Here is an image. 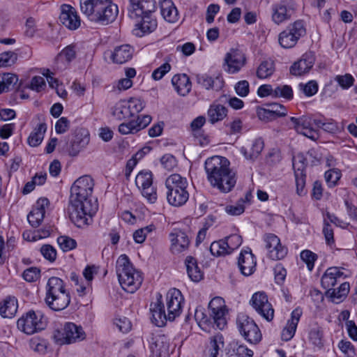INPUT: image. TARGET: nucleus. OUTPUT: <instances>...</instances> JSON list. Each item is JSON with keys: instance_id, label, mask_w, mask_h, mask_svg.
Masks as SVG:
<instances>
[{"instance_id": "7ed1b4c3", "label": "nucleus", "mask_w": 357, "mask_h": 357, "mask_svg": "<svg viewBox=\"0 0 357 357\" xmlns=\"http://www.w3.org/2000/svg\"><path fill=\"white\" fill-rule=\"evenodd\" d=\"M80 10L91 22H114L119 15L117 5L105 0H80Z\"/></svg>"}, {"instance_id": "f704fd0d", "label": "nucleus", "mask_w": 357, "mask_h": 357, "mask_svg": "<svg viewBox=\"0 0 357 357\" xmlns=\"http://www.w3.org/2000/svg\"><path fill=\"white\" fill-rule=\"evenodd\" d=\"M45 289V296L69 292L66 289V284L63 280L57 277H51L49 278Z\"/></svg>"}, {"instance_id": "69168bd1", "label": "nucleus", "mask_w": 357, "mask_h": 357, "mask_svg": "<svg viewBox=\"0 0 357 357\" xmlns=\"http://www.w3.org/2000/svg\"><path fill=\"white\" fill-rule=\"evenodd\" d=\"M338 348L347 357H354L356 350L354 346L347 340H341L338 343Z\"/></svg>"}, {"instance_id": "39448f33", "label": "nucleus", "mask_w": 357, "mask_h": 357, "mask_svg": "<svg viewBox=\"0 0 357 357\" xmlns=\"http://www.w3.org/2000/svg\"><path fill=\"white\" fill-rule=\"evenodd\" d=\"M188 186L186 178L182 177L180 174H174L168 176L165 181L168 203L177 207L185 204L189 199Z\"/></svg>"}, {"instance_id": "603ef678", "label": "nucleus", "mask_w": 357, "mask_h": 357, "mask_svg": "<svg viewBox=\"0 0 357 357\" xmlns=\"http://www.w3.org/2000/svg\"><path fill=\"white\" fill-rule=\"evenodd\" d=\"M307 166L306 158L302 154H298L293 158V168L294 174L300 175L305 174V167Z\"/></svg>"}, {"instance_id": "0eeeda50", "label": "nucleus", "mask_w": 357, "mask_h": 357, "mask_svg": "<svg viewBox=\"0 0 357 357\" xmlns=\"http://www.w3.org/2000/svg\"><path fill=\"white\" fill-rule=\"evenodd\" d=\"M155 0H130L128 8L130 20L136 22H152L155 21L154 13L156 9Z\"/></svg>"}, {"instance_id": "ddd939ff", "label": "nucleus", "mask_w": 357, "mask_h": 357, "mask_svg": "<svg viewBox=\"0 0 357 357\" xmlns=\"http://www.w3.org/2000/svg\"><path fill=\"white\" fill-rule=\"evenodd\" d=\"M306 29L303 24H291L279 35V43L284 48H291L296 44L298 40L303 36Z\"/></svg>"}, {"instance_id": "8fccbe9b", "label": "nucleus", "mask_w": 357, "mask_h": 357, "mask_svg": "<svg viewBox=\"0 0 357 357\" xmlns=\"http://www.w3.org/2000/svg\"><path fill=\"white\" fill-rule=\"evenodd\" d=\"M30 348L39 354H45L47 352V342L44 339L33 337L29 341Z\"/></svg>"}, {"instance_id": "dca6fc26", "label": "nucleus", "mask_w": 357, "mask_h": 357, "mask_svg": "<svg viewBox=\"0 0 357 357\" xmlns=\"http://www.w3.org/2000/svg\"><path fill=\"white\" fill-rule=\"evenodd\" d=\"M266 248L268 252V257L273 260H280L287 254V248L283 246L280 238L273 234H266L264 236Z\"/></svg>"}, {"instance_id": "de8ad7c7", "label": "nucleus", "mask_w": 357, "mask_h": 357, "mask_svg": "<svg viewBox=\"0 0 357 357\" xmlns=\"http://www.w3.org/2000/svg\"><path fill=\"white\" fill-rule=\"evenodd\" d=\"M310 342L318 349H321L324 346L323 331L319 326L313 327L309 332Z\"/></svg>"}, {"instance_id": "4d7b16f0", "label": "nucleus", "mask_w": 357, "mask_h": 357, "mask_svg": "<svg viewBox=\"0 0 357 357\" xmlns=\"http://www.w3.org/2000/svg\"><path fill=\"white\" fill-rule=\"evenodd\" d=\"M76 56L75 46L70 45L65 47L57 56L56 60L62 61L65 59L68 63L72 61Z\"/></svg>"}, {"instance_id": "58836bf2", "label": "nucleus", "mask_w": 357, "mask_h": 357, "mask_svg": "<svg viewBox=\"0 0 357 357\" xmlns=\"http://www.w3.org/2000/svg\"><path fill=\"white\" fill-rule=\"evenodd\" d=\"M59 19L61 22H80L76 9L71 5L63 3L60 6Z\"/></svg>"}, {"instance_id": "4be33fe9", "label": "nucleus", "mask_w": 357, "mask_h": 357, "mask_svg": "<svg viewBox=\"0 0 357 357\" xmlns=\"http://www.w3.org/2000/svg\"><path fill=\"white\" fill-rule=\"evenodd\" d=\"M89 142V135L88 131L83 128L76 129L68 150L70 155L73 156L77 155L80 150L88 144Z\"/></svg>"}, {"instance_id": "49530a36", "label": "nucleus", "mask_w": 357, "mask_h": 357, "mask_svg": "<svg viewBox=\"0 0 357 357\" xmlns=\"http://www.w3.org/2000/svg\"><path fill=\"white\" fill-rule=\"evenodd\" d=\"M228 357H253V351L243 344H234L229 350Z\"/></svg>"}, {"instance_id": "473e14b6", "label": "nucleus", "mask_w": 357, "mask_h": 357, "mask_svg": "<svg viewBox=\"0 0 357 357\" xmlns=\"http://www.w3.org/2000/svg\"><path fill=\"white\" fill-rule=\"evenodd\" d=\"M350 289L349 282L342 283L337 289H331L326 291V295L331 298V301L335 303L342 302L347 296Z\"/></svg>"}, {"instance_id": "f257e3e1", "label": "nucleus", "mask_w": 357, "mask_h": 357, "mask_svg": "<svg viewBox=\"0 0 357 357\" xmlns=\"http://www.w3.org/2000/svg\"><path fill=\"white\" fill-rule=\"evenodd\" d=\"M94 183L90 176L77 178L70 188L68 211L72 222L79 228L90 224L92 216L98 209L96 201H92Z\"/></svg>"}, {"instance_id": "393cba45", "label": "nucleus", "mask_w": 357, "mask_h": 357, "mask_svg": "<svg viewBox=\"0 0 357 357\" xmlns=\"http://www.w3.org/2000/svg\"><path fill=\"white\" fill-rule=\"evenodd\" d=\"M49 204V200L47 198H40L36 204V206L27 215V219L33 227H38L41 224L45 213V206Z\"/></svg>"}, {"instance_id": "423d86ee", "label": "nucleus", "mask_w": 357, "mask_h": 357, "mask_svg": "<svg viewBox=\"0 0 357 357\" xmlns=\"http://www.w3.org/2000/svg\"><path fill=\"white\" fill-rule=\"evenodd\" d=\"M155 0H130L128 8L130 20L136 22H152L155 21L154 13L156 9Z\"/></svg>"}, {"instance_id": "a18cd8bd", "label": "nucleus", "mask_w": 357, "mask_h": 357, "mask_svg": "<svg viewBox=\"0 0 357 357\" xmlns=\"http://www.w3.org/2000/svg\"><path fill=\"white\" fill-rule=\"evenodd\" d=\"M210 252L215 257L225 256L230 254L228 245L224 239L213 241L210 246Z\"/></svg>"}, {"instance_id": "f03ea898", "label": "nucleus", "mask_w": 357, "mask_h": 357, "mask_svg": "<svg viewBox=\"0 0 357 357\" xmlns=\"http://www.w3.org/2000/svg\"><path fill=\"white\" fill-rule=\"evenodd\" d=\"M230 162L225 157L214 155L204 163L207 179L210 184L220 192H230L236 183V173L229 168Z\"/></svg>"}, {"instance_id": "c03bdc74", "label": "nucleus", "mask_w": 357, "mask_h": 357, "mask_svg": "<svg viewBox=\"0 0 357 357\" xmlns=\"http://www.w3.org/2000/svg\"><path fill=\"white\" fill-rule=\"evenodd\" d=\"M275 72V65L272 61H262L257 70V76L259 79L271 77Z\"/></svg>"}, {"instance_id": "cd10ccee", "label": "nucleus", "mask_w": 357, "mask_h": 357, "mask_svg": "<svg viewBox=\"0 0 357 357\" xmlns=\"http://www.w3.org/2000/svg\"><path fill=\"white\" fill-rule=\"evenodd\" d=\"M70 293H63L45 296L46 305L54 311H61L66 309L70 303Z\"/></svg>"}, {"instance_id": "72a5a7b5", "label": "nucleus", "mask_w": 357, "mask_h": 357, "mask_svg": "<svg viewBox=\"0 0 357 357\" xmlns=\"http://www.w3.org/2000/svg\"><path fill=\"white\" fill-rule=\"evenodd\" d=\"M197 82L207 90L213 89L215 91H219L224 86L222 78L220 77L213 78L207 75H197Z\"/></svg>"}, {"instance_id": "e2e57ef3", "label": "nucleus", "mask_w": 357, "mask_h": 357, "mask_svg": "<svg viewBox=\"0 0 357 357\" xmlns=\"http://www.w3.org/2000/svg\"><path fill=\"white\" fill-rule=\"evenodd\" d=\"M220 102H228L229 106L235 109H240L243 107L244 103L242 100L236 97L230 98L227 95H222L218 98Z\"/></svg>"}, {"instance_id": "864d4df0", "label": "nucleus", "mask_w": 357, "mask_h": 357, "mask_svg": "<svg viewBox=\"0 0 357 357\" xmlns=\"http://www.w3.org/2000/svg\"><path fill=\"white\" fill-rule=\"evenodd\" d=\"M58 244L63 252H68L77 247V242L75 239L68 236H61L57 238Z\"/></svg>"}, {"instance_id": "9d476101", "label": "nucleus", "mask_w": 357, "mask_h": 357, "mask_svg": "<svg viewBox=\"0 0 357 357\" xmlns=\"http://www.w3.org/2000/svg\"><path fill=\"white\" fill-rule=\"evenodd\" d=\"M85 337L82 327L72 322L66 323L61 330H56L54 333L55 342L60 345L79 342Z\"/></svg>"}, {"instance_id": "ea45409f", "label": "nucleus", "mask_w": 357, "mask_h": 357, "mask_svg": "<svg viewBox=\"0 0 357 357\" xmlns=\"http://www.w3.org/2000/svg\"><path fill=\"white\" fill-rule=\"evenodd\" d=\"M112 114L119 121L132 117L126 100H121L116 102L112 108Z\"/></svg>"}, {"instance_id": "37998d69", "label": "nucleus", "mask_w": 357, "mask_h": 357, "mask_svg": "<svg viewBox=\"0 0 357 357\" xmlns=\"http://www.w3.org/2000/svg\"><path fill=\"white\" fill-rule=\"evenodd\" d=\"M273 10V20L275 22H282L290 18L291 10L283 4L275 5Z\"/></svg>"}, {"instance_id": "5701e85b", "label": "nucleus", "mask_w": 357, "mask_h": 357, "mask_svg": "<svg viewBox=\"0 0 357 357\" xmlns=\"http://www.w3.org/2000/svg\"><path fill=\"white\" fill-rule=\"evenodd\" d=\"M162 296L158 295L157 301L151 304V312L152 322L158 327H162L168 319L167 313L165 312V306L162 301Z\"/></svg>"}, {"instance_id": "0e129e2a", "label": "nucleus", "mask_w": 357, "mask_h": 357, "mask_svg": "<svg viewBox=\"0 0 357 357\" xmlns=\"http://www.w3.org/2000/svg\"><path fill=\"white\" fill-rule=\"evenodd\" d=\"M40 253L45 259L50 262H54L56 258V250L55 248L49 244L43 245L40 248Z\"/></svg>"}, {"instance_id": "bf43d9fd", "label": "nucleus", "mask_w": 357, "mask_h": 357, "mask_svg": "<svg viewBox=\"0 0 357 357\" xmlns=\"http://www.w3.org/2000/svg\"><path fill=\"white\" fill-rule=\"evenodd\" d=\"M225 243L228 245V249L230 254L237 249L242 243V237L238 234H232L224 238Z\"/></svg>"}, {"instance_id": "bb28decb", "label": "nucleus", "mask_w": 357, "mask_h": 357, "mask_svg": "<svg viewBox=\"0 0 357 357\" xmlns=\"http://www.w3.org/2000/svg\"><path fill=\"white\" fill-rule=\"evenodd\" d=\"M302 314L303 311L300 307H296L291 312V318L287 321V325L281 333V337L282 340L289 341L294 336Z\"/></svg>"}, {"instance_id": "412c9836", "label": "nucleus", "mask_w": 357, "mask_h": 357, "mask_svg": "<svg viewBox=\"0 0 357 357\" xmlns=\"http://www.w3.org/2000/svg\"><path fill=\"white\" fill-rule=\"evenodd\" d=\"M315 61L312 52L304 54L301 59L294 63L290 68V73L295 76H301L307 73L313 66Z\"/></svg>"}, {"instance_id": "13d9d810", "label": "nucleus", "mask_w": 357, "mask_h": 357, "mask_svg": "<svg viewBox=\"0 0 357 357\" xmlns=\"http://www.w3.org/2000/svg\"><path fill=\"white\" fill-rule=\"evenodd\" d=\"M299 89L303 93L308 97L312 96L318 91V84L316 81L311 80L307 84L301 83Z\"/></svg>"}, {"instance_id": "e433bc0d", "label": "nucleus", "mask_w": 357, "mask_h": 357, "mask_svg": "<svg viewBox=\"0 0 357 357\" xmlns=\"http://www.w3.org/2000/svg\"><path fill=\"white\" fill-rule=\"evenodd\" d=\"M224 347L223 336L218 333L211 338L210 347L204 351V357H220L219 351Z\"/></svg>"}, {"instance_id": "6ab92c4d", "label": "nucleus", "mask_w": 357, "mask_h": 357, "mask_svg": "<svg viewBox=\"0 0 357 357\" xmlns=\"http://www.w3.org/2000/svg\"><path fill=\"white\" fill-rule=\"evenodd\" d=\"M171 241L170 250L174 254H179L188 248L190 240L188 235L182 230L175 229L169 234Z\"/></svg>"}, {"instance_id": "774afa93", "label": "nucleus", "mask_w": 357, "mask_h": 357, "mask_svg": "<svg viewBox=\"0 0 357 357\" xmlns=\"http://www.w3.org/2000/svg\"><path fill=\"white\" fill-rule=\"evenodd\" d=\"M335 80L344 89H347L354 84V78L350 74H345L344 75H337Z\"/></svg>"}, {"instance_id": "aec40b11", "label": "nucleus", "mask_w": 357, "mask_h": 357, "mask_svg": "<svg viewBox=\"0 0 357 357\" xmlns=\"http://www.w3.org/2000/svg\"><path fill=\"white\" fill-rule=\"evenodd\" d=\"M343 270L344 269L342 267L333 266L328 268L321 277L322 287L328 291L333 289V287L337 284L339 280L347 278V275L344 273Z\"/></svg>"}, {"instance_id": "09e8293b", "label": "nucleus", "mask_w": 357, "mask_h": 357, "mask_svg": "<svg viewBox=\"0 0 357 357\" xmlns=\"http://www.w3.org/2000/svg\"><path fill=\"white\" fill-rule=\"evenodd\" d=\"M293 90L289 85H280L274 89L273 98H282L290 100L293 98Z\"/></svg>"}, {"instance_id": "a211bd4d", "label": "nucleus", "mask_w": 357, "mask_h": 357, "mask_svg": "<svg viewBox=\"0 0 357 357\" xmlns=\"http://www.w3.org/2000/svg\"><path fill=\"white\" fill-rule=\"evenodd\" d=\"M290 121L292 123L293 128L299 133L315 139L317 133L312 128V118L309 116H302L299 118L291 117Z\"/></svg>"}, {"instance_id": "6e6d98bb", "label": "nucleus", "mask_w": 357, "mask_h": 357, "mask_svg": "<svg viewBox=\"0 0 357 357\" xmlns=\"http://www.w3.org/2000/svg\"><path fill=\"white\" fill-rule=\"evenodd\" d=\"M301 259L307 265V269L312 271L314 266V262L317 259V255L309 250H303L301 252Z\"/></svg>"}, {"instance_id": "a19ab883", "label": "nucleus", "mask_w": 357, "mask_h": 357, "mask_svg": "<svg viewBox=\"0 0 357 357\" xmlns=\"http://www.w3.org/2000/svg\"><path fill=\"white\" fill-rule=\"evenodd\" d=\"M47 130V125L45 123H40L36 128L31 132L28 137V144L33 147L38 146L42 142L44 134Z\"/></svg>"}, {"instance_id": "c85d7f7f", "label": "nucleus", "mask_w": 357, "mask_h": 357, "mask_svg": "<svg viewBox=\"0 0 357 357\" xmlns=\"http://www.w3.org/2000/svg\"><path fill=\"white\" fill-rule=\"evenodd\" d=\"M172 84L178 95L185 96L191 91L192 84L186 74H177L172 78Z\"/></svg>"}, {"instance_id": "2f4dec72", "label": "nucleus", "mask_w": 357, "mask_h": 357, "mask_svg": "<svg viewBox=\"0 0 357 357\" xmlns=\"http://www.w3.org/2000/svg\"><path fill=\"white\" fill-rule=\"evenodd\" d=\"M160 11L167 22H176L179 20L178 10L171 0H165L160 3Z\"/></svg>"}, {"instance_id": "9b49d317", "label": "nucleus", "mask_w": 357, "mask_h": 357, "mask_svg": "<svg viewBox=\"0 0 357 357\" xmlns=\"http://www.w3.org/2000/svg\"><path fill=\"white\" fill-rule=\"evenodd\" d=\"M135 184L141 190L142 195L146 200L154 204L158 195L155 188L153 186V174L151 171L143 170L138 173L135 178Z\"/></svg>"}, {"instance_id": "052dcab7", "label": "nucleus", "mask_w": 357, "mask_h": 357, "mask_svg": "<svg viewBox=\"0 0 357 357\" xmlns=\"http://www.w3.org/2000/svg\"><path fill=\"white\" fill-rule=\"evenodd\" d=\"M245 200L239 199L235 205H228L225 207V211L231 215H239L245 211Z\"/></svg>"}, {"instance_id": "c9c22d12", "label": "nucleus", "mask_w": 357, "mask_h": 357, "mask_svg": "<svg viewBox=\"0 0 357 357\" xmlns=\"http://www.w3.org/2000/svg\"><path fill=\"white\" fill-rule=\"evenodd\" d=\"M187 273L193 282H199L203 278V273L198 266L197 259L192 256H188L185 260Z\"/></svg>"}, {"instance_id": "5fc2aeb1", "label": "nucleus", "mask_w": 357, "mask_h": 357, "mask_svg": "<svg viewBox=\"0 0 357 357\" xmlns=\"http://www.w3.org/2000/svg\"><path fill=\"white\" fill-rule=\"evenodd\" d=\"M132 116L140 112L145 107V102L139 98H130L126 100Z\"/></svg>"}, {"instance_id": "680f3d73", "label": "nucleus", "mask_w": 357, "mask_h": 357, "mask_svg": "<svg viewBox=\"0 0 357 357\" xmlns=\"http://www.w3.org/2000/svg\"><path fill=\"white\" fill-rule=\"evenodd\" d=\"M17 59L16 53L11 51L4 52L0 54V67L10 66L15 63Z\"/></svg>"}, {"instance_id": "1a4fd4ad", "label": "nucleus", "mask_w": 357, "mask_h": 357, "mask_svg": "<svg viewBox=\"0 0 357 357\" xmlns=\"http://www.w3.org/2000/svg\"><path fill=\"white\" fill-rule=\"evenodd\" d=\"M236 326L240 334L248 342L256 344L261 340L262 335L259 328L248 315L238 314L236 318Z\"/></svg>"}, {"instance_id": "4c0bfd02", "label": "nucleus", "mask_w": 357, "mask_h": 357, "mask_svg": "<svg viewBox=\"0 0 357 357\" xmlns=\"http://www.w3.org/2000/svg\"><path fill=\"white\" fill-rule=\"evenodd\" d=\"M18 81V77L15 74L10 73L0 74V94L14 89Z\"/></svg>"}, {"instance_id": "b1692460", "label": "nucleus", "mask_w": 357, "mask_h": 357, "mask_svg": "<svg viewBox=\"0 0 357 357\" xmlns=\"http://www.w3.org/2000/svg\"><path fill=\"white\" fill-rule=\"evenodd\" d=\"M256 260L251 250L242 251L238 259V265L241 273L245 276L252 275L256 269Z\"/></svg>"}, {"instance_id": "f3484780", "label": "nucleus", "mask_w": 357, "mask_h": 357, "mask_svg": "<svg viewBox=\"0 0 357 357\" xmlns=\"http://www.w3.org/2000/svg\"><path fill=\"white\" fill-rule=\"evenodd\" d=\"M245 63V56L239 50L232 49L225 57V69L229 73H236Z\"/></svg>"}, {"instance_id": "a878e982", "label": "nucleus", "mask_w": 357, "mask_h": 357, "mask_svg": "<svg viewBox=\"0 0 357 357\" xmlns=\"http://www.w3.org/2000/svg\"><path fill=\"white\" fill-rule=\"evenodd\" d=\"M133 53L134 48L130 45L125 44L116 47L110 52L109 57L114 63L123 64L132 59Z\"/></svg>"}, {"instance_id": "20e7f679", "label": "nucleus", "mask_w": 357, "mask_h": 357, "mask_svg": "<svg viewBox=\"0 0 357 357\" xmlns=\"http://www.w3.org/2000/svg\"><path fill=\"white\" fill-rule=\"evenodd\" d=\"M116 271L119 283L126 291L134 293L141 286L142 273L133 267L126 255H121L117 259Z\"/></svg>"}, {"instance_id": "7c9ffc66", "label": "nucleus", "mask_w": 357, "mask_h": 357, "mask_svg": "<svg viewBox=\"0 0 357 357\" xmlns=\"http://www.w3.org/2000/svg\"><path fill=\"white\" fill-rule=\"evenodd\" d=\"M18 308L17 300L14 296H7L0 302V315L3 318H13Z\"/></svg>"}, {"instance_id": "338daca9", "label": "nucleus", "mask_w": 357, "mask_h": 357, "mask_svg": "<svg viewBox=\"0 0 357 357\" xmlns=\"http://www.w3.org/2000/svg\"><path fill=\"white\" fill-rule=\"evenodd\" d=\"M266 105L267 108L269 109L272 113H273L275 116H277V118L283 117L287 114V108L282 104L278 102H271L268 103Z\"/></svg>"}, {"instance_id": "6e6552de", "label": "nucleus", "mask_w": 357, "mask_h": 357, "mask_svg": "<svg viewBox=\"0 0 357 357\" xmlns=\"http://www.w3.org/2000/svg\"><path fill=\"white\" fill-rule=\"evenodd\" d=\"M17 326L23 333L32 335L44 330L47 321L40 311L29 310L17 320Z\"/></svg>"}, {"instance_id": "2eb2a0df", "label": "nucleus", "mask_w": 357, "mask_h": 357, "mask_svg": "<svg viewBox=\"0 0 357 357\" xmlns=\"http://www.w3.org/2000/svg\"><path fill=\"white\" fill-rule=\"evenodd\" d=\"M167 310L169 321H174L181 312L183 297L181 292L173 288L167 294Z\"/></svg>"}, {"instance_id": "c756f323", "label": "nucleus", "mask_w": 357, "mask_h": 357, "mask_svg": "<svg viewBox=\"0 0 357 357\" xmlns=\"http://www.w3.org/2000/svg\"><path fill=\"white\" fill-rule=\"evenodd\" d=\"M220 103L218 99L209 106L207 116L211 124L222 121L227 115V108Z\"/></svg>"}, {"instance_id": "3c124183", "label": "nucleus", "mask_w": 357, "mask_h": 357, "mask_svg": "<svg viewBox=\"0 0 357 357\" xmlns=\"http://www.w3.org/2000/svg\"><path fill=\"white\" fill-rule=\"evenodd\" d=\"M157 24H135L132 33L137 37H142L155 30Z\"/></svg>"}, {"instance_id": "4468645a", "label": "nucleus", "mask_w": 357, "mask_h": 357, "mask_svg": "<svg viewBox=\"0 0 357 357\" xmlns=\"http://www.w3.org/2000/svg\"><path fill=\"white\" fill-rule=\"evenodd\" d=\"M210 317L216 328L222 330L227 325L226 305L220 297L213 298L208 304Z\"/></svg>"}, {"instance_id": "79ce46f5", "label": "nucleus", "mask_w": 357, "mask_h": 357, "mask_svg": "<svg viewBox=\"0 0 357 357\" xmlns=\"http://www.w3.org/2000/svg\"><path fill=\"white\" fill-rule=\"evenodd\" d=\"M263 149V141L261 139H256L252 142V146L249 151L245 147H242L241 149V152L247 159L253 160L259 156Z\"/></svg>"}, {"instance_id": "f8f14e48", "label": "nucleus", "mask_w": 357, "mask_h": 357, "mask_svg": "<svg viewBox=\"0 0 357 357\" xmlns=\"http://www.w3.org/2000/svg\"><path fill=\"white\" fill-rule=\"evenodd\" d=\"M250 304L267 321L273 319L274 309L264 291L255 293L250 301Z\"/></svg>"}]
</instances>
